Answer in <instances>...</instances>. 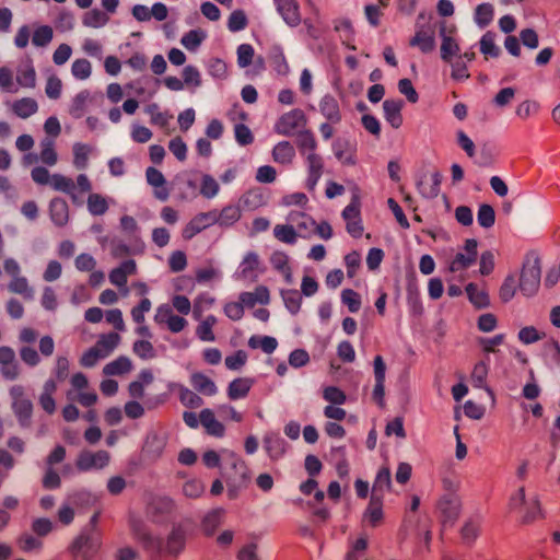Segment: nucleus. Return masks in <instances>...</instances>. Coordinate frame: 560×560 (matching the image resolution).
I'll return each mask as SVG.
<instances>
[{"mask_svg": "<svg viewBox=\"0 0 560 560\" xmlns=\"http://www.w3.org/2000/svg\"><path fill=\"white\" fill-rule=\"evenodd\" d=\"M38 339V331L32 327H23L19 331V355L21 361L30 369L38 366L42 362L40 355L48 358L55 352V340L51 336L45 335L38 340V350L33 345Z\"/></svg>", "mask_w": 560, "mask_h": 560, "instance_id": "f257e3e1", "label": "nucleus"}, {"mask_svg": "<svg viewBox=\"0 0 560 560\" xmlns=\"http://www.w3.org/2000/svg\"><path fill=\"white\" fill-rule=\"evenodd\" d=\"M121 336L118 332L108 331L100 334L95 343L88 348L80 357L82 368H94L100 361L108 358L120 345Z\"/></svg>", "mask_w": 560, "mask_h": 560, "instance_id": "f03ea898", "label": "nucleus"}, {"mask_svg": "<svg viewBox=\"0 0 560 560\" xmlns=\"http://www.w3.org/2000/svg\"><path fill=\"white\" fill-rule=\"evenodd\" d=\"M9 396L11 398V408L22 427L31 424L34 406L28 398L23 385L15 384L9 388Z\"/></svg>", "mask_w": 560, "mask_h": 560, "instance_id": "7ed1b4c3", "label": "nucleus"}, {"mask_svg": "<svg viewBox=\"0 0 560 560\" xmlns=\"http://www.w3.org/2000/svg\"><path fill=\"white\" fill-rule=\"evenodd\" d=\"M307 116L301 108L282 114L275 124V131L284 137H292L306 129Z\"/></svg>", "mask_w": 560, "mask_h": 560, "instance_id": "20e7f679", "label": "nucleus"}, {"mask_svg": "<svg viewBox=\"0 0 560 560\" xmlns=\"http://www.w3.org/2000/svg\"><path fill=\"white\" fill-rule=\"evenodd\" d=\"M71 390L68 392L67 396L70 398L71 393L75 392V401L83 407H92L97 404L98 396L96 392L90 387L88 376L83 372H75L70 377Z\"/></svg>", "mask_w": 560, "mask_h": 560, "instance_id": "39448f33", "label": "nucleus"}, {"mask_svg": "<svg viewBox=\"0 0 560 560\" xmlns=\"http://www.w3.org/2000/svg\"><path fill=\"white\" fill-rule=\"evenodd\" d=\"M540 259L536 256L527 258L521 272V291L527 296L535 294L540 284Z\"/></svg>", "mask_w": 560, "mask_h": 560, "instance_id": "423d86ee", "label": "nucleus"}, {"mask_svg": "<svg viewBox=\"0 0 560 560\" xmlns=\"http://www.w3.org/2000/svg\"><path fill=\"white\" fill-rule=\"evenodd\" d=\"M154 322L158 326L172 334H179L188 326V320L183 315L175 313L170 304L158 306Z\"/></svg>", "mask_w": 560, "mask_h": 560, "instance_id": "0eeeda50", "label": "nucleus"}, {"mask_svg": "<svg viewBox=\"0 0 560 560\" xmlns=\"http://www.w3.org/2000/svg\"><path fill=\"white\" fill-rule=\"evenodd\" d=\"M0 374L4 381H15L22 374V368L15 350L10 346L0 347Z\"/></svg>", "mask_w": 560, "mask_h": 560, "instance_id": "6e6552de", "label": "nucleus"}, {"mask_svg": "<svg viewBox=\"0 0 560 560\" xmlns=\"http://www.w3.org/2000/svg\"><path fill=\"white\" fill-rule=\"evenodd\" d=\"M109 460L110 455L107 451H82L77 457L75 466L80 471L98 470L105 468Z\"/></svg>", "mask_w": 560, "mask_h": 560, "instance_id": "1a4fd4ad", "label": "nucleus"}, {"mask_svg": "<svg viewBox=\"0 0 560 560\" xmlns=\"http://www.w3.org/2000/svg\"><path fill=\"white\" fill-rule=\"evenodd\" d=\"M342 218L346 221L347 232L354 238L362 236L364 228L361 219V202L353 197L351 202L343 209Z\"/></svg>", "mask_w": 560, "mask_h": 560, "instance_id": "9d476101", "label": "nucleus"}, {"mask_svg": "<svg viewBox=\"0 0 560 560\" xmlns=\"http://www.w3.org/2000/svg\"><path fill=\"white\" fill-rule=\"evenodd\" d=\"M477 241L474 238H468L464 244V252L457 253L454 258L451 260L448 265V269L451 272H458L468 269L472 264L476 262L478 250H477Z\"/></svg>", "mask_w": 560, "mask_h": 560, "instance_id": "9b49d317", "label": "nucleus"}, {"mask_svg": "<svg viewBox=\"0 0 560 560\" xmlns=\"http://www.w3.org/2000/svg\"><path fill=\"white\" fill-rule=\"evenodd\" d=\"M9 112L16 118L26 120L39 110L38 102L32 96H23L5 103Z\"/></svg>", "mask_w": 560, "mask_h": 560, "instance_id": "f8f14e48", "label": "nucleus"}, {"mask_svg": "<svg viewBox=\"0 0 560 560\" xmlns=\"http://www.w3.org/2000/svg\"><path fill=\"white\" fill-rule=\"evenodd\" d=\"M145 179L153 190V196L160 201H166L171 196V188L164 174L156 167L145 170Z\"/></svg>", "mask_w": 560, "mask_h": 560, "instance_id": "ddd939ff", "label": "nucleus"}, {"mask_svg": "<svg viewBox=\"0 0 560 560\" xmlns=\"http://www.w3.org/2000/svg\"><path fill=\"white\" fill-rule=\"evenodd\" d=\"M7 448L0 447V467L4 471L13 469L15 466V458L12 453L21 455L25 451V442L22 438L13 435L7 440Z\"/></svg>", "mask_w": 560, "mask_h": 560, "instance_id": "4468645a", "label": "nucleus"}, {"mask_svg": "<svg viewBox=\"0 0 560 560\" xmlns=\"http://www.w3.org/2000/svg\"><path fill=\"white\" fill-rule=\"evenodd\" d=\"M214 225V217L210 211L197 213L182 230V237L190 241L197 234Z\"/></svg>", "mask_w": 560, "mask_h": 560, "instance_id": "2eb2a0df", "label": "nucleus"}, {"mask_svg": "<svg viewBox=\"0 0 560 560\" xmlns=\"http://www.w3.org/2000/svg\"><path fill=\"white\" fill-rule=\"evenodd\" d=\"M456 27L454 25L443 26L441 28V58L445 62H451L454 57L459 55L460 48L455 38Z\"/></svg>", "mask_w": 560, "mask_h": 560, "instance_id": "dca6fc26", "label": "nucleus"}, {"mask_svg": "<svg viewBox=\"0 0 560 560\" xmlns=\"http://www.w3.org/2000/svg\"><path fill=\"white\" fill-rule=\"evenodd\" d=\"M201 428L207 435L222 439L226 434V427L212 408L201 409Z\"/></svg>", "mask_w": 560, "mask_h": 560, "instance_id": "f3484780", "label": "nucleus"}, {"mask_svg": "<svg viewBox=\"0 0 560 560\" xmlns=\"http://www.w3.org/2000/svg\"><path fill=\"white\" fill-rule=\"evenodd\" d=\"M138 267L135 259L128 258L122 260L117 267L109 271L108 278L113 285L117 288H126L128 278L137 275Z\"/></svg>", "mask_w": 560, "mask_h": 560, "instance_id": "a211bd4d", "label": "nucleus"}, {"mask_svg": "<svg viewBox=\"0 0 560 560\" xmlns=\"http://www.w3.org/2000/svg\"><path fill=\"white\" fill-rule=\"evenodd\" d=\"M277 12L283 21L291 27L301 24L302 15L298 0H273Z\"/></svg>", "mask_w": 560, "mask_h": 560, "instance_id": "6ab92c4d", "label": "nucleus"}, {"mask_svg": "<svg viewBox=\"0 0 560 560\" xmlns=\"http://www.w3.org/2000/svg\"><path fill=\"white\" fill-rule=\"evenodd\" d=\"M305 161L307 166L306 188L312 191L324 174L325 163L318 153H307Z\"/></svg>", "mask_w": 560, "mask_h": 560, "instance_id": "aec40b11", "label": "nucleus"}, {"mask_svg": "<svg viewBox=\"0 0 560 560\" xmlns=\"http://www.w3.org/2000/svg\"><path fill=\"white\" fill-rule=\"evenodd\" d=\"M411 47H418L423 54H429L435 48V32L431 25H422L409 40Z\"/></svg>", "mask_w": 560, "mask_h": 560, "instance_id": "412c9836", "label": "nucleus"}, {"mask_svg": "<svg viewBox=\"0 0 560 560\" xmlns=\"http://www.w3.org/2000/svg\"><path fill=\"white\" fill-rule=\"evenodd\" d=\"M190 384L201 396L213 397L219 393V387L214 380L201 371L190 374Z\"/></svg>", "mask_w": 560, "mask_h": 560, "instance_id": "4be33fe9", "label": "nucleus"}, {"mask_svg": "<svg viewBox=\"0 0 560 560\" xmlns=\"http://www.w3.org/2000/svg\"><path fill=\"white\" fill-rule=\"evenodd\" d=\"M262 271V260L259 254L256 252H247L240 264L241 278L256 279Z\"/></svg>", "mask_w": 560, "mask_h": 560, "instance_id": "5701e85b", "label": "nucleus"}, {"mask_svg": "<svg viewBox=\"0 0 560 560\" xmlns=\"http://www.w3.org/2000/svg\"><path fill=\"white\" fill-rule=\"evenodd\" d=\"M145 249V244L141 237H136L133 245L129 246L126 243L118 241L113 242L110 245V256L114 259H126L130 255H142Z\"/></svg>", "mask_w": 560, "mask_h": 560, "instance_id": "b1692460", "label": "nucleus"}, {"mask_svg": "<svg viewBox=\"0 0 560 560\" xmlns=\"http://www.w3.org/2000/svg\"><path fill=\"white\" fill-rule=\"evenodd\" d=\"M16 83L20 88L33 90L37 85V73L31 58H26L16 70Z\"/></svg>", "mask_w": 560, "mask_h": 560, "instance_id": "393cba45", "label": "nucleus"}, {"mask_svg": "<svg viewBox=\"0 0 560 560\" xmlns=\"http://www.w3.org/2000/svg\"><path fill=\"white\" fill-rule=\"evenodd\" d=\"M254 384L255 380L253 377H236L229 383L226 388V396L232 401L244 399L250 393Z\"/></svg>", "mask_w": 560, "mask_h": 560, "instance_id": "a878e982", "label": "nucleus"}, {"mask_svg": "<svg viewBox=\"0 0 560 560\" xmlns=\"http://www.w3.org/2000/svg\"><path fill=\"white\" fill-rule=\"evenodd\" d=\"M240 300L247 308H253L257 304L267 305L270 303V290L264 284L256 285L253 291L240 293Z\"/></svg>", "mask_w": 560, "mask_h": 560, "instance_id": "bb28decb", "label": "nucleus"}, {"mask_svg": "<svg viewBox=\"0 0 560 560\" xmlns=\"http://www.w3.org/2000/svg\"><path fill=\"white\" fill-rule=\"evenodd\" d=\"M211 213L214 217V224H219L224 228L232 226L242 217L241 208L236 205H228L220 211L213 209L211 210Z\"/></svg>", "mask_w": 560, "mask_h": 560, "instance_id": "cd10ccee", "label": "nucleus"}, {"mask_svg": "<svg viewBox=\"0 0 560 560\" xmlns=\"http://www.w3.org/2000/svg\"><path fill=\"white\" fill-rule=\"evenodd\" d=\"M196 320V337L203 342H214L217 340L214 327L218 324V318L214 315H208Z\"/></svg>", "mask_w": 560, "mask_h": 560, "instance_id": "c85d7f7f", "label": "nucleus"}, {"mask_svg": "<svg viewBox=\"0 0 560 560\" xmlns=\"http://www.w3.org/2000/svg\"><path fill=\"white\" fill-rule=\"evenodd\" d=\"M57 383L50 378L44 383L43 390L38 397V404L40 408L48 415H52L56 411L57 405L55 394L57 392Z\"/></svg>", "mask_w": 560, "mask_h": 560, "instance_id": "c756f323", "label": "nucleus"}, {"mask_svg": "<svg viewBox=\"0 0 560 560\" xmlns=\"http://www.w3.org/2000/svg\"><path fill=\"white\" fill-rule=\"evenodd\" d=\"M243 207L247 210H256L267 205L268 195L261 187H253L241 197Z\"/></svg>", "mask_w": 560, "mask_h": 560, "instance_id": "7c9ffc66", "label": "nucleus"}, {"mask_svg": "<svg viewBox=\"0 0 560 560\" xmlns=\"http://www.w3.org/2000/svg\"><path fill=\"white\" fill-rule=\"evenodd\" d=\"M383 522V500L371 497L369 505L363 514V523L372 528H375L382 525Z\"/></svg>", "mask_w": 560, "mask_h": 560, "instance_id": "2f4dec72", "label": "nucleus"}, {"mask_svg": "<svg viewBox=\"0 0 560 560\" xmlns=\"http://www.w3.org/2000/svg\"><path fill=\"white\" fill-rule=\"evenodd\" d=\"M133 370L132 361L126 355H119L104 365L102 373L107 377L121 376Z\"/></svg>", "mask_w": 560, "mask_h": 560, "instance_id": "473e14b6", "label": "nucleus"}, {"mask_svg": "<svg viewBox=\"0 0 560 560\" xmlns=\"http://www.w3.org/2000/svg\"><path fill=\"white\" fill-rule=\"evenodd\" d=\"M392 488V475L388 467H381L372 486V498L384 500V495Z\"/></svg>", "mask_w": 560, "mask_h": 560, "instance_id": "72a5a7b5", "label": "nucleus"}, {"mask_svg": "<svg viewBox=\"0 0 560 560\" xmlns=\"http://www.w3.org/2000/svg\"><path fill=\"white\" fill-rule=\"evenodd\" d=\"M404 103L400 100H386L383 103V109L385 119L395 129H398L402 125V109Z\"/></svg>", "mask_w": 560, "mask_h": 560, "instance_id": "f704fd0d", "label": "nucleus"}, {"mask_svg": "<svg viewBox=\"0 0 560 560\" xmlns=\"http://www.w3.org/2000/svg\"><path fill=\"white\" fill-rule=\"evenodd\" d=\"M174 388L177 393L179 402L189 409L199 408L203 405V399L195 389H190L183 384H175Z\"/></svg>", "mask_w": 560, "mask_h": 560, "instance_id": "c9c22d12", "label": "nucleus"}, {"mask_svg": "<svg viewBox=\"0 0 560 560\" xmlns=\"http://www.w3.org/2000/svg\"><path fill=\"white\" fill-rule=\"evenodd\" d=\"M465 292L469 302L478 310L490 305V298L485 287L470 282L466 285Z\"/></svg>", "mask_w": 560, "mask_h": 560, "instance_id": "e433bc0d", "label": "nucleus"}, {"mask_svg": "<svg viewBox=\"0 0 560 560\" xmlns=\"http://www.w3.org/2000/svg\"><path fill=\"white\" fill-rule=\"evenodd\" d=\"M270 264L275 270L283 276L285 282L291 283L293 281L290 258L287 253L282 250L273 252L270 256Z\"/></svg>", "mask_w": 560, "mask_h": 560, "instance_id": "4c0bfd02", "label": "nucleus"}, {"mask_svg": "<svg viewBox=\"0 0 560 560\" xmlns=\"http://www.w3.org/2000/svg\"><path fill=\"white\" fill-rule=\"evenodd\" d=\"M91 92L89 90H82L79 93H77L69 105V114L73 118H81L86 113L89 105L91 103Z\"/></svg>", "mask_w": 560, "mask_h": 560, "instance_id": "58836bf2", "label": "nucleus"}, {"mask_svg": "<svg viewBox=\"0 0 560 560\" xmlns=\"http://www.w3.org/2000/svg\"><path fill=\"white\" fill-rule=\"evenodd\" d=\"M174 506V501L171 498L156 497L153 498L148 504L147 513L154 518H159L163 515L172 513Z\"/></svg>", "mask_w": 560, "mask_h": 560, "instance_id": "ea45409f", "label": "nucleus"}, {"mask_svg": "<svg viewBox=\"0 0 560 560\" xmlns=\"http://www.w3.org/2000/svg\"><path fill=\"white\" fill-rule=\"evenodd\" d=\"M289 219L296 223V231L299 235L306 237L313 233L316 221L307 213L303 211H291Z\"/></svg>", "mask_w": 560, "mask_h": 560, "instance_id": "a19ab883", "label": "nucleus"}, {"mask_svg": "<svg viewBox=\"0 0 560 560\" xmlns=\"http://www.w3.org/2000/svg\"><path fill=\"white\" fill-rule=\"evenodd\" d=\"M271 156L273 162L289 165L295 158V149L289 141H281L273 147Z\"/></svg>", "mask_w": 560, "mask_h": 560, "instance_id": "79ce46f5", "label": "nucleus"}, {"mask_svg": "<svg viewBox=\"0 0 560 560\" xmlns=\"http://www.w3.org/2000/svg\"><path fill=\"white\" fill-rule=\"evenodd\" d=\"M110 21L107 12L98 8L86 11L82 16V24L90 28H101L107 25Z\"/></svg>", "mask_w": 560, "mask_h": 560, "instance_id": "37998d69", "label": "nucleus"}, {"mask_svg": "<svg viewBox=\"0 0 560 560\" xmlns=\"http://www.w3.org/2000/svg\"><path fill=\"white\" fill-rule=\"evenodd\" d=\"M145 112L150 116V121L152 125L158 126L166 130V133H170L167 129L170 127L171 120L173 119L172 114L168 112L160 110L159 105L155 103L148 105Z\"/></svg>", "mask_w": 560, "mask_h": 560, "instance_id": "c03bdc74", "label": "nucleus"}, {"mask_svg": "<svg viewBox=\"0 0 560 560\" xmlns=\"http://www.w3.org/2000/svg\"><path fill=\"white\" fill-rule=\"evenodd\" d=\"M50 218L58 226H63L69 220L68 203L60 198L52 199L49 207Z\"/></svg>", "mask_w": 560, "mask_h": 560, "instance_id": "a18cd8bd", "label": "nucleus"}, {"mask_svg": "<svg viewBox=\"0 0 560 560\" xmlns=\"http://www.w3.org/2000/svg\"><path fill=\"white\" fill-rule=\"evenodd\" d=\"M86 207L94 217L104 215L109 209V199L98 192H92L88 196Z\"/></svg>", "mask_w": 560, "mask_h": 560, "instance_id": "49530a36", "label": "nucleus"}, {"mask_svg": "<svg viewBox=\"0 0 560 560\" xmlns=\"http://www.w3.org/2000/svg\"><path fill=\"white\" fill-rule=\"evenodd\" d=\"M479 45L485 60H488L489 58H497L501 54L500 47L495 44V34L491 31H488L482 35Z\"/></svg>", "mask_w": 560, "mask_h": 560, "instance_id": "de8ad7c7", "label": "nucleus"}, {"mask_svg": "<svg viewBox=\"0 0 560 560\" xmlns=\"http://www.w3.org/2000/svg\"><path fill=\"white\" fill-rule=\"evenodd\" d=\"M215 304V299L209 293H200L192 301V317L201 319L206 317L205 313Z\"/></svg>", "mask_w": 560, "mask_h": 560, "instance_id": "09e8293b", "label": "nucleus"}, {"mask_svg": "<svg viewBox=\"0 0 560 560\" xmlns=\"http://www.w3.org/2000/svg\"><path fill=\"white\" fill-rule=\"evenodd\" d=\"M185 532L180 527L174 528L166 541V552L173 556H177L185 547Z\"/></svg>", "mask_w": 560, "mask_h": 560, "instance_id": "8fccbe9b", "label": "nucleus"}, {"mask_svg": "<svg viewBox=\"0 0 560 560\" xmlns=\"http://www.w3.org/2000/svg\"><path fill=\"white\" fill-rule=\"evenodd\" d=\"M296 145L301 154L317 153V140L310 129H304L296 135Z\"/></svg>", "mask_w": 560, "mask_h": 560, "instance_id": "3c124183", "label": "nucleus"}, {"mask_svg": "<svg viewBox=\"0 0 560 560\" xmlns=\"http://www.w3.org/2000/svg\"><path fill=\"white\" fill-rule=\"evenodd\" d=\"M225 511L215 509L207 514L202 521V530L207 536H212L217 528L221 525Z\"/></svg>", "mask_w": 560, "mask_h": 560, "instance_id": "603ef678", "label": "nucleus"}, {"mask_svg": "<svg viewBox=\"0 0 560 560\" xmlns=\"http://www.w3.org/2000/svg\"><path fill=\"white\" fill-rule=\"evenodd\" d=\"M50 186L57 190L69 195L73 200L75 199V185L72 178L61 174L51 175Z\"/></svg>", "mask_w": 560, "mask_h": 560, "instance_id": "864d4df0", "label": "nucleus"}, {"mask_svg": "<svg viewBox=\"0 0 560 560\" xmlns=\"http://www.w3.org/2000/svg\"><path fill=\"white\" fill-rule=\"evenodd\" d=\"M273 236L281 243L292 245L298 241L299 233L291 224H277L273 228Z\"/></svg>", "mask_w": 560, "mask_h": 560, "instance_id": "5fc2aeb1", "label": "nucleus"}, {"mask_svg": "<svg viewBox=\"0 0 560 560\" xmlns=\"http://www.w3.org/2000/svg\"><path fill=\"white\" fill-rule=\"evenodd\" d=\"M8 290L11 293L23 296L24 299H31L33 295V290L28 283L27 278L22 275L10 280L8 283Z\"/></svg>", "mask_w": 560, "mask_h": 560, "instance_id": "6e6d98bb", "label": "nucleus"}, {"mask_svg": "<svg viewBox=\"0 0 560 560\" xmlns=\"http://www.w3.org/2000/svg\"><path fill=\"white\" fill-rule=\"evenodd\" d=\"M322 114L332 124L341 120L338 102L334 97H325L320 103Z\"/></svg>", "mask_w": 560, "mask_h": 560, "instance_id": "4d7b16f0", "label": "nucleus"}, {"mask_svg": "<svg viewBox=\"0 0 560 560\" xmlns=\"http://www.w3.org/2000/svg\"><path fill=\"white\" fill-rule=\"evenodd\" d=\"M281 296L283 299L287 310L295 315L300 312L302 306V294L295 289L282 290Z\"/></svg>", "mask_w": 560, "mask_h": 560, "instance_id": "13d9d810", "label": "nucleus"}, {"mask_svg": "<svg viewBox=\"0 0 560 560\" xmlns=\"http://www.w3.org/2000/svg\"><path fill=\"white\" fill-rule=\"evenodd\" d=\"M248 346L252 349L259 348L265 353L270 354L277 349L278 341L276 338L270 337V336H264V337L253 336L248 339Z\"/></svg>", "mask_w": 560, "mask_h": 560, "instance_id": "bf43d9fd", "label": "nucleus"}, {"mask_svg": "<svg viewBox=\"0 0 560 560\" xmlns=\"http://www.w3.org/2000/svg\"><path fill=\"white\" fill-rule=\"evenodd\" d=\"M71 74L80 81H85L92 75V63L86 58H78L71 65Z\"/></svg>", "mask_w": 560, "mask_h": 560, "instance_id": "052dcab7", "label": "nucleus"}, {"mask_svg": "<svg viewBox=\"0 0 560 560\" xmlns=\"http://www.w3.org/2000/svg\"><path fill=\"white\" fill-rule=\"evenodd\" d=\"M72 151L74 166L79 170L85 168L88 166L89 155L92 151L91 147L85 143L77 142L73 144Z\"/></svg>", "mask_w": 560, "mask_h": 560, "instance_id": "680f3d73", "label": "nucleus"}, {"mask_svg": "<svg viewBox=\"0 0 560 560\" xmlns=\"http://www.w3.org/2000/svg\"><path fill=\"white\" fill-rule=\"evenodd\" d=\"M104 318L108 325L114 328V332H124L126 330V324L124 315L119 308H109L105 311Z\"/></svg>", "mask_w": 560, "mask_h": 560, "instance_id": "e2e57ef3", "label": "nucleus"}, {"mask_svg": "<svg viewBox=\"0 0 560 560\" xmlns=\"http://www.w3.org/2000/svg\"><path fill=\"white\" fill-rule=\"evenodd\" d=\"M52 27L49 25H42L32 34V43L36 47H45L52 40Z\"/></svg>", "mask_w": 560, "mask_h": 560, "instance_id": "0e129e2a", "label": "nucleus"}, {"mask_svg": "<svg viewBox=\"0 0 560 560\" xmlns=\"http://www.w3.org/2000/svg\"><path fill=\"white\" fill-rule=\"evenodd\" d=\"M494 10L490 3H481L475 10V22L480 26L485 27L493 20Z\"/></svg>", "mask_w": 560, "mask_h": 560, "instance_id": "69168bd1", "label": "nucleus"}, {"mask_svg": "<svg viewBox=\"0 0 560 560\" xmlns=\"http://www.w3.org/2000/svg\"><path fill=\"white\" fill-rule=\"evenodd\" d=\"M247 25H248V19H247L246 13L243 10L237 9V10L232 11V13L230 14V16L228 19V27L231 32H233V33L240 32V31L246 28Z\"/></svg>", "mask_w": 560, "mask_h": 560, "instance_id": "338daca9", "label": "nucleus"}, {"mask_svg": "<svg viewBox=\"0 0 560 560\" xmlns=\"http://www.w3.org/2000/svg\"><path fill=\"white\" fill-rule=\"evenodd\" d=\"M220 186L218 182L209 174H203L200 183V194L208 199L213 198L218 195Z\"/></svg>", "mask_w": 560, "mask_h": 560, "instance_id": "774afa93", "label": "nucleus"}]
</instances>
